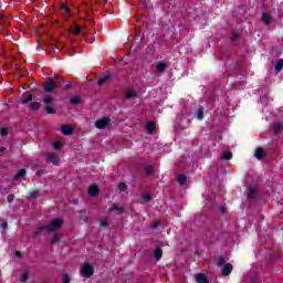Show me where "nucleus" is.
Returning <instances> with one entry per match:
<instances>
[{
    "label": "nucleus",
    "mask_w": 283,
    "mask_h": 283,
    "mask_svg": "<svg viewBox=\"0 0 283 283\" xmlns=\"http://www.w3.org/2000/svg\"><path fill=\"white\" fill-rule=\"evenodd\" d=\"M65 224V221L62 218H56L50 221V223L44 226L45 231H49V233H54V231H59L61 227Z\"/></svg>",
    "instance_id": "nucleus-1"
},
{
    "label": "nucleus",
    "mask_w": 283,
    "mask_h": 283,
    "mask_svg": "<svg viewBox=\"0 0 283 283\" xmlns=\"http://www.w3.org/2000/svg\"><path fill=\"white\" fill-rule=\"evenodd\" d=\"M111 123L112 119L109 117H102L95 122V127L97 129H106V127H109Z\"/></svg>",
    "instance_id": "nucleus-2"
},
{
    "label": "nucleus",
    "mask_w": 283,
    "mask_h": 283,
    "mask_svg": "<svg viewBox=\"0 0 283 283\" xmlns=\"http://www.w3.org/2000/svg\"><path fill=\"white\" fill-rule=\"evenodd\" d=\"M81 275L82 277H92L94 275V268L90 263H84L81 269Z\"/></svg>",
    "instance_id": "nucleus-3"
},
{
    "label": "nucleus",
    "mask_w": 283,
    "mask_h": 283,
    "mask_svg": "<svg viewBox=\"0 0 283 283\" xmlns=\"http://www.w3.org/2000/svg\"><path fill=\"white\" fill-rule=\"evenodd\" d=\"M46 163H51V165H54L55 167H59L61 164V159L55 154H46Z\"/></svg>",
    "instance_id": "nucleus-4"
},
{
    "label": "nucleus",
    "mask_w": 283,
    "mask_h": 283,
    "mask_svg": "<svg viewBox=\"0 0 283 283\" xmlns=\"http://www.w3.org/2000/svg\"><path fill=\"white\" fill-rule=\"evenodd\" d=\"M114 78V74L108 73L102 77L98 78L97 85L101 87V85H105V83H109Z\"/></svg>",
    "instance_id": "nucleus-5"
},
{
    "label": "nucleus",
    "mask_w": 283,
    "mask_h": 283,
    "mask_svg": "<svg viewBox=\"0 0 283 283\" xmlns=\"http://www.w3.org/2000/svg\"><path fill=\"white\" fill-rule=\"evenodd\" d=\"M61 132L63 136H72V134H74V128L70 125H62Z\"/></svg>",
    "instance_id": "nucleus-6"
},
{
    "label": "nucleus",
    "mask_w": 283,
    "mask_h": 283,
    "mask_svg": "<svg viewBox=\"0 0 283 283\" xmlns=\"http://www.w3.org/2000/svg\"><path fill=\"white\" fill-rule=\"evenodd\" d=\"M28 176V170L25 168L19 169L18 174L13 176V180L17 182Z\"/></svg>",
    "instance_id": "nucleus-7"
},
{
    "label": "nucleus",
    "mask_w": 283,
    "mask_h": 283,
    "mask_svg": "<svg viewBox=\"0 0 283 283\" xmlns=\"http://www.w3.org/2000/svg\"><path fill=\"white\" fill-rule=\"evenodd\" d=\"M232 272H233V265L231 263H227L221 271V275L227 277L228 275H231Z\"/></svg>",
    "instance_id": "nucleus-8"
},
{
    "label": "nucleus",
    "mask_w": 283,
    "mask_h": 283,
    "mask_svg": "<svg viewBox=\"0 0 283 283\" xmlns=\"http://www.w3.org/2000/svg\"><path fill=\"white\" fill-rule=\"evenodd\" d=\"M99 189H98V186L96 185H92L90 188H88V196H91L92 198H96V196L99 193Z\"/></svg>",
    "instance_id": "nucleus-9"
},
{
    "label": "nucleus",
    "mask_w": 283,
    "mask_h": 283,
    "mask_svg": "<svg viewBox=\"0 0 283 283\" xmlns=\"http://www.w3.org/2000/svg\"><path fill=\"white\" fill-rule=\"evenodd\" d=\"M44 88V92H54V90H56V84H54V82L50 81V82H46L43 86Z\"/></svg>",
    "instance_id": "nucleus-10"
},
{
    "label": "nucleus",
    "mask_w": 283,
    "mask_h": 283,
    "mask_svg": "<svg viewBox=\"0 0 283 283\" xmlns=\"http://www.w3.org/2000/svg\"><path fill=\"white\" fill-rule=\"evenodd\" d=\"M247 196L248 200H255V197L258 196V188H249Z\"/></svg>",
    "instance_id": "nucleus-11"
},
{
    "label": "nucleus",
    "mask_w": 283,
    "mask_h": 283,
    "mask_svg": "<svg viewBox=\"0 0 283 283\" xmlns=\"http://www.w3.org/2000/svg\"><path fill=\"white\" fill-rule=\"evenodd\" d=\"M123 211H124V209L116 205H113L111 208H108L109 213H116L117 216H120V213H123Z\"/></svg>",
    "instance_id": "nucleus-12"
},
{
    "label": "nucleus",
    "mask_w": 283,
    "mask_h": 283,
    "mask_svg": "<svg viewBox=\"0 0 283 283\" xmlns=\"http://www.w3.org/2000/svg\"><path fill=\"white\" fill-rule=\"evenodd\" d=\"M80 220L85 224V222H88L90 218L87 217V211L85 209H82L78 211Z\"/></svg>",
    "instance_id": "nucleus-13"
},
{
    "label": "nucleus",
    "mask_w": 283,
    "mask_h": 283,
    "mask_svg": "<svg viewBox=\"0 0 283 283\" xmlns=\"http://www.w3.org/2000/svg\"><path fill=\"white\" fill-rule=\"evenodd\" d=\"M32 99H33L32 94L24 93V94H22V98L20 102L22 105H25V104L30 103V101H32Z\"/></svg>",
    "instance_id": "nucleus-14"
},
{
    "label": "nucleus",
    "mask_w": 283,
    "mask_h": 283,
    "mask_svg": "<svg viewBox=\"0 0 283 283\" xmlns=\"http://www.w3.org/2000/svg\"><path fill=\"white\" fill-rule=\"evenodd\" d=\"M196 282L197 283H209V279H207V275L203 273H199L196 275Z\"/></svg>",
    "instance_id": "nucleus-15"
},
{
    "label": "nucleus",
    "mask_w": 283,
    "mask_h": 283,
    "mask_svg": "<svg viewBox=\"0 0 283 283\" xmlns=\"http://www.w3.org/2000/svg\"><path fill=\"white\" fill-rule=\"evenodd\" d=\"M165 70H167V65L164 62H158L156 65V72L158 74H163V72H165Z\"/></svg>",
    "instance_id": "nucleus-16"
},
{
    "label": "nucleus",
    "mask_w": 283,
    "mask_h": 283,
    "mask_svg": "<svg viewBox=\"0 0 283 283\" xmlns=\"http://www.w3.org/2000/svg\"><path fill=\"white\" fill-rule=\"evenodd\" d=\"M146 129L148 134H154V132H156V124L154 122H148L146 124Z\"/></svg>",
    "instance_id": "nucleus-17"
},
{
    "label": "nucleus",
    "mask_w": 283,
    "mask_h": 283,
    "mask_svg": "<svg viewBox=\"0 0 283 283\" xmlns=\"http://www.w3.org/2000/svg\"><path fill=\"white\" fill-rule=\"evenodd\" d=\"M154 258L157 262H159V260H163V249L160 248L155 249Z\"/></svg>",
    "instance_id": "nucleus-18"
},
{
    "label": "nucleus",
    "mask_w": 283,
    "mask_h": 283,
    "mask_svg": "<svg viewBox=\"0 0 283 283\" xmlns=\"http://www.w3.org/2000/svg\"><path fill=\"white\" fill-rule=\"evenodd\" d=\"M177 182H178V185H180L181 187H184V185H187V176H185V175H179L178 177H177Z\"/></svg>",
    "instance_id": "nucleus-19"
},
{
    "label": "nucleus",
    "mask_w": 283,
    "mask_h": 283,
    "mask_svg": "<svg viewBox=\"0 0 283 283\" xmlns=\"http://www.w3.org/2000/svg\"><path fill=\"white\" fill-rule=\"evenodd\" d=\"M254 156L255 158H258V160H262V158H264V149L256 148Z\"/></svg>",
    "instance_id": "nucleus-20"
},
{
    "label": "nucleus",
    "mask_w": 283,
    "mask_h": 283,
    "mask_svg": "<svg viewBox=\"0 0 283 283\" xmlns=\"http://www.w3.org/2000/svg\"><path fill=\"white\" fill-rule=\"evenodd\" d=\"M261 19L265 25H269L271 23V15L269 13H262Z\"/></svg>",
    "instance_id": "nucleus-21"
},
{
    "label": "nucleus",
    "mask_w": 283,
    "mask_h": 283,
    "mask_svg": "<svg viewBox=\"0 0 283 283\" xmlns=\"http://www.w3.org/2000/svg\"><path fill=\"white\" fill-rule=\"evenodd\" d=\"M137 93L136 91H127L125 94V98H127V101H132V98H136Z\"/></svg>",
    "instance_id": "nucleus-22"
},
{
    "label": "nucleus",
    "mask_w": 283,
    "mask_h": 283,
    "mask_svg": "<svg viewBox=\"0 0 283 283\" xmlns=\"http://www.w3.org/2000/svg\"><path fill=\"white\" fill-rule=\"evenodd\" d=\"M30 109H32V112H39V109H41V103L32 102L30 105Z\"/></svg>",
    "instance_id": "nucleus-23"
},
{
    "label": "nucleus",
    "mask_w": 283,
    "mask_h": 283,
    "mask_svg": "<svg viewBox=\"0 0 283 283\" xmlns=\"http://www.w3.org/2000/svg\"><path fill=\"white\" fill-rule=\"evenodd\" d=\"M196 118H197V120H202V118H205V111L202 108L197 109Z\"/></svg>",
    "instance_id": "nucleus-24"
},
{
    "label": "nucleus",
    "mask_w": 283,
    "mask_h": 283,
    "mask_svg": "<svg viewBox=\"0 0 283 283\" xmlns=\"http://www.w3.org/2000/svg\"><path fill=\"white\" fill-rule=\"evenodd\" d=\"M216 262H217V266H224L227 261L224 260V256L219 255L216 258Z\"/></svg>",
    "instance_id": "nucleus-25"
},
{
    "label": "nucleus",
    "mask_w": 283,
    "mask_h": 283,
    "mask_svg": "<svg viewBox=\"0 0 283 283\" xmlns=\"http://www.w3.org/2000/svg\"><path fill=\"white\" fill-rule=\"evenodd\" d=\"M275 72H281L283 70V59L279 60L274 66Z\"/></svg>",
    "instance_id": "nucleus-26"
},
{
    "label": "nucleus",
    "mask_w": 283,
    "mask_h": 283,
    "mask_svg": "<svg viewBox=\"0 0 283 283\" xmlns=\"http://www.w3.org/2000/svg\"><path fill=\"white\" fill-rule=\"evenodd\" d=\"M109 221L107 220V218H99V227L102 229H105V227H108Z\"/></svg>",
    "instance_id": "nucleus-27"
},
{
    "label": "nucleus",
    "mask_w": 283,
    "mask_h": 283,
    "mask_svg": "<svg viewBox=\"0 0 283 283\" xmlns=\"http://www.w3.org/2000/svg\"><path fill=\"white\" fill-rule=\"evenodd\" d=\"M282 129H283L282 123L274 124V127H273L274 134H280V132H282Z\"/></svg>",
    "instance_id": "nucleus-28"
},
{
    "label": "nucleus",
    "mask_w": 283,
    "mask_h": 283,
    "mask_svg": "<svg viewBox=\"0 0 283 283\" xmlns=\"http://www.w3.org/2000/svg\"><path fill=\"white\" fill-rule=\"evenodd\" d=\"M62 10L65 12V17H72V11L67 4H62Z\"/></svg>",
    "instance_id": "nucleus-29"
},
{
    "label": "nucleus",
    "mask_w": 283,
    "mask_h": 283,
    "mask_svg": "<svg viewBox=\"0 0 283 283\" xmlns=\"http://www.w3.org/2000/svg\"><path fill=\"white\" fill-rule=\"evenodd\" d=\"M71 105H81V97L74 96L70 99Z\"/></svg>",
    "instance_id": "nucleus-30"
},
{
    "label": "nucleus",
    "mask_w": 283,
    "mask_h": 283,
    "mask_svg": "<svg viewBox=\"0 0 283 283\" xmlns=\"http://www.w3.org/2000/svg\"><path fill=\"white\" fill-rule=\"evenodd\" d=\"M144 171H145L146 176H151L154 174V166H146L144 168Z\"/></svg>",
    "instance_id": "nucleus-31"
},
{
    "label": "nucleus",
    "mask_w": 283,
    "mask_h": 283,
    "mask_svg": "<svg viewBox=\"0 0 283 283\" xmlns=\"http://www.w3.org/2000/svg\"><path fill=\"white\" fill-rule=\"evenodd\" d=\"M43 231H45V226H41L40 228H38V229L34 231L35 238H39V235H41V233H43Z\"/></svg>",
    "instance_id": "nucleus-32"
},
{
    "label": "nucleus",
    "mask_w": 283,
    "mask_h": 283,
    "mask_svg": "<svg viewBox=\"0 0 283 283\" xmlns=\"http://www.w3.org/2000/svg\"><path fill=\"white\" fill-rule=\"evenodd\" d=\"M222 158L223 160H231V158H233V153L227 151L223 154Z\"/></svg>",
    "instance_id": "nucleus-33"
},
{
    "label": "nucleus",
    "mask_w": 283,
    "mask_h": 283,
    "mask_svg": "<svg viewBox=\"0 0 283 283\" xmlns=\"http://www.w3.org/2000/svg\"><path fill=\"white\" fill-rule=\"evenodd\" d=\"M62 147H63V144H61V142L53 143V149H55V151H60Z\"/></svg>",
    "instance_id": "nucleus-34"
},
{
    "label": "nucleus",
    "mask_w": 283,
    "mask_h": 283,
    "mask_svg": "<svg viewBox=\"0 0 283 283\" xmlns=\"http://www.w3.org/2000/svg\"><path fill=\"white\" fill-rule=\"evenodd\" d=\"M238 39H240V33H238V31H233L231 35V41L235 42L238 41Z\"/></svg>",
    "instance_id": "nucleus-35"
},
{
    "label": "nucleus",
    "mask_w": 283,
    "mask_h": 283,
    "mask_svg": "<svg viewBox=\"0 0 283 283\" xmlns=\"http://www.w3.org/2000/svg\"><path fill=\"white\" fill-rule=\"evenodd\" d=\"M44 109L46 114H56V109H54L52 106H45Z\"/></svg>",
    "instance_id": "nucleus-36"
},
{
    "label": "nucleus",
    "mask_w": 283,
    "mask_h": 283,
    "mask_svg": "<svg viewBox=\"0 0 283 283\" xmlns=\"http://www.w3.org/2000/svg\"><path fill=\"white\" fill-rule=\"evenodd\" d=\"M43 103H45V105H52V103H54V98L52 96H48L44 98Z\"/></svg>",
    "instance_id": "nucleus-37"
},
{
    "label": "nucleus",
    "mask_w": 283,
    "mask_h": 283,
    "mask_svg": "<svg viewBox=\"0 0 283 283\" xmlns=\"http://www.w3.org/2000/svg\"><path fill=\"white\" fill-rule=\"evenodd\" d=\"M62 282L63 283H70V282H72V279H70L69 274H63L62 275Z\"/></svg>",
    "instance_id": "nucleus-38"
},
{
    "label": "nucleus",
    "mask_w": 283,
    "mask_h": 283,
    "mask_svg": "<svg viewBox=\"0 0 283 283\" xmlns=\"http://www.w3.org/2000/svg\"><path fill=\"white\" fill-rule=\"evenodd\" d=\"M118 189H119L120 192L126 191L127 190V184L120 182L118 185Z\"/></svg>",
    "instance_id": "nucleus-39"
},
{
    "label": "nucleus",
    "mask_w": 283,
    "mask_h": 283,
    "mask_svg": "<svg viewBox=\"0 0 283 283\" xmlns=\"http://www.w3.org/2000/svg\"><path fill=\"white\" fill-rule=\"evenodd\" d=\"M81 27L80 25H75V28L73 29V34H75V36H78V34H81Z\"/></svg>",
    "instance_id": "nucleus-40"
},
{
    "label": "nucleus",
    "mask_w": 283,
    "mask_h": 283,
    "mask_svg": "<svg viewBox=\"0 0 283 283\" xmlns=\"http://www.w3.org/2000/svg\"><path fill=\"white\" fill-rule=\"evenodd\" d=\"M41 196V193L39 192V191H32L31 193H30V197L31 198H33V200H36V198H39Z\"/></svg>",
    "instance_id": "nucleus-41"
},
{
    "label": "nucleus",
    "mask_w": 283,
    "mask_h": 283,
    "mask_svg": "<svg viewBox=\"0 0 283 283\" xmlns=\"http://www.w3.org/2000/svg\"><path fill=\"white\" fill-rule=\"evenodd\" d=\"M20 282H28V274L27 273H22L20 275Z\"/></svg>",
    "instance_id": "nucleus-42"
},
{
    "label": "nucleus",
    "mask_w": 283,
    "mask_h": 283,
    "mask_svg": "<svg viewBox=\"0 0 283 283\" xmlns=\"http://www.w3.org/2000/svg\"><path fill=\"white\" fill-rule=\"evenodd\" d=\"M1 229L2 231L8 230V222H3V219H1Z\"/></svg>",
    "instance_id": "nucleus-43"
},
{
    "label": "nucleus",
    "mask_w": 283,
    "mask_h": 283,
    "mask_svg": "<svg viewBox=\"0 0 283 283\" xmlns=\"http://www.w3.org/2000/svg\"><path fill=\"white\" fill-rule=\"evenodd\" d=\"M7 202H14V195L13 193H11V195H9L8 197H7Z\"/></svg>",
    "instance_id": "nucleus-44"
},
{
    "label": "nucleus",
    "mask_w": 283,
    "mask_h": 283,
    "mask_svg": "<svg viewBox=\"0 0 283 283\" xmlns=\"http://www.w3.org/2000/svg\"><path fill=\"white\" fill-rule=\"evenodd\" d=\"M1 136H8V128L3 127L0 129Z\"/></svg>",
    "instance_id": "nucleus-45"
},
{
    "label": "nucleus",
    "mask_w": 283,
    "mask_h": 283,
    "mask_svg": "<svg viewBox=\"0 0 283 283\" xmlns=\"http://www.w3.org/2000/svg\"><path fill=\"white\" fill-rule=\"evenodd\" d=\"M159 226H160V220H156L153 222V229H158Z\"/></svg>",
    "instance_id": "nucleus-46"
},
{
    "label": "nucleus",
    "mask_w": 283,
    "mask_h": 283,
    "mask_svg": "<svg viewBox=\"0 0 283 283\" xmlns=\"http://www.w3.org/2000/svg\"><path fill=\"white\" fill-rule=\"evenodd\" d=\"M56 242H59V235L55 234L52 239H51V243L52 244H56Z\"/></svg>",
    "instance_id": "nucleus-47"
},
{
    "label": "nucleus",
    "mask_w": 283,
    "mask_h": 283,
    "mask_svg": "<svg viewBox=\"0 0 283 283\" xmlns=\"http://www.w3.org/2000/svg\"><path fill=\"white\" fill-rule=\"evenodd\" d=\"M143 200H144L145 202H149V200H151L150 195H144Z\"/></svg>",
    "instance_id": "nucleus-48"
},
{
    "label": "nucleus",
    "mask_w": 283,
    "mask_h": 283,
    "mask_svg": "<svg viewBox=\"0 0 283 283\" xmlns=\"http://www.w3.org/2000/svg\"><path fill=\"white\" fill-rule=\"evenodd\" d=\"M73 85H74V84H72V83H67V84L65 85V90H72Z\"/></svg>",
    "instance_id": "nucleus-49"
},
{
    "label": "nucleus",
    "mask_w": 283,
    "mask_h": 283,
    "mask_svg": "<svg viewBox=\"0 0 283 283\" xmlns=\"http://www.w3.org/2000/svg\"><path fill=\"white\" fill-rule=\"evenodd\" d=\"M226 210H227V208H224V206H221V207H220V212H221V213H224Z\"/></svg>",
    "instance_id": "nucleus-50"
},
{
    "label": "nucleus",
    "mask_w": 283,
    "mask_h": 283,
    "mask_svg": "<svg viewBox=\"0 0 283 283\" xmlns=\"http://www.w3.org/2000/svg\"><path fill=\"white\" fill-rule=\"evenodd\" d=\"M36 176H43V171L42 170H38L36 171Z\"/></svg>",
    "instance_id": "nucleus-51"
},
{
    "label": "nucleus",
    "mask_w": 283,
    "mask_h": 283,
    "mask_svg": "<svg viewBox=\"0 0 283 283\" xmlns=\"http://www.w3.org/2000/svg\"><path fill=\"white\" fill-rule=\"evenodd\" d=\"M15 256H17V258H21V252H20V251H17V252H15Z\"/></svg>",
    "instance_id": "nucleus-52"
},
{
    "label": "nucleus",
    "mask_w": 283,
    "mask_h": 283,
    "mask_svg": "<svg viewBox=\"0 0 283 283\" xmlns=\"http://www.w3.org/2000/svg\"><path fill=\"white\" fill-rule=\"evenodd\" d=\"M6 151V147H0V154H3Z\"/></svg>",
    "instance_id": "nucleus-53"
}]
</instances>
